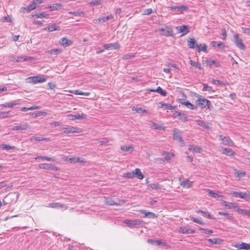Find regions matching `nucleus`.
<instances>
[{"instance_id":"nucleus-1","label":"nucleus","mask_w":250,"mask_h":250,"mask_svg":"<svg viewBox=\"0 0 250 250\" xmlns=\"http://www.w3.org/2000/svg\"><path fill=\"white\" fill-rule=\"evenodd\" d=\"M196 102L201 109L208 108L210 109L212 107L211 102L206 99L200 97L196 100Z\"/></svg>"},{"instance_id":"nucleus-2","label":"nucleus","mask_w":250,"mask_h":250,"mask_svg":"<svg viewBox=\"0 0 250 250\" xmlns=\"http://www.w3.org/2000/svg\"><path fill=\"white\" fill-rule=\"evenodd\" d=\"M230 194L235 197L240 198L243 199L247 201L250 200V191L247 192H237L232 191Z\"/></svg>"},{"instance_id":"nucleus-3","label":"nucleus","mask_w":250,"mask_h":250,"mask_svg":"<svg viewBox=\"0 0 250 250\" xmlns=\"http://www.w3.org/2000/svg\"><path fill=\"white\" fill-rule=\"evenodd\" d=\"M173 139L178 141L180 143L181 146H185V142L182 139V133L180 130L177 128H174L173 130Z\"/></svg>"},{"instance_id":"nucleus-4","label":"nucleus","mask_w":250,"mask_h":250,"mask_svg":"<svg viewBox=\"0 0 250 250\" xmlns=\"http://www.w3.org/2000/svg\"><path fill=\"white\" fill-rule=\"evenodd\" d=\"M181 94L183 99H179V103L183 105H186V106H187V107L190 109L196 110L197 108V106L191 104L189 102L184 101V99L186 98V95L183 92H182Z\"/></svg>"},{"instance_id":"nucleus-5","label":"nucleus","mask_w":250,"mask_h":250,"mask_svg":"<svg viewBox=\"0 0 250 250\" xmlns=\"http://www.w3.org/2000/svg\"><path fill=\"white\" fill-rule=\"evenodd\" d=\"M234 42L236 46L241 49H245L246 48L245 45L243 43L242 40L239 38L238 35L236 34L233 36Z\"/></svg>"},{"instance_id":"nucleus-6","label":"nucleus","mask_w":250,"mask_h":250,"mask_svg":"<svg viewBox=\"0 0 250 250\" xmlns=\"http://www.w3.org/2000/svg\"><path fill=\"white\" fill-rule=\"evenodd\" d=\"M135 175H137V177L141 179V170L139 168H136L135 170L131 172L124 174V177L128 178H133Z\"/></svg>"},{"instance_id":"nucleus-7","label":"nucleus","mask_w":250,"mask_h":250,"mask_svg":"<svg viewBox=\"0 0 250 250\" xmlns=\"http://www.w3.org/2000/svg\"><path fill=\"white\" fill-rule=\"evenodd\" d=\"M26 80L28 83H37L45 82L46 79L40 76H34L27 78Z\"/></svg>"},{"instance_id":"nucleus-8","label":"nucleus","mask_w":250,"mask_h":250,"mask_svg":"<svg viewBox=\"0 0 250 250\" xmlns=\"http://www.w3.org/2000/svg\"><path fill=\"white\" fill-rule=\"evenodd\" d=\"M219 140H221L222 143L226 146H233V143L229 137L224 136L223 137L221 135L218 136Z\"/></svg>"},{"instance_id":"nucleus-9","label":"nucleus","mask_w":250,"mask_h":250,"mask_svg":"<svg viewBox=\"0 0 250 250\" xmlns=\"http://www.w3.org/2000/svg\"><path fill=\"white\" fill-rule=\"evenodd\" d=\"M148 125L152 129L160 130H164L165 129V127L163 124H160L151 121H148Z\"/></svg>"},{"instance_id":"nucleus-10","label":"nucleus","mask_w":250,"mask_h":250,"mask_svg":"<svg viewBox=\"0 0 250 250\" xmlns=\"http://www.w3.org/2000/svg\"><path fill=\"white\" fill-rule=\"evenodd\" d=\"M123 223L125 224L128 227L130 228L135 227L137 225L140 224L141 222L137 220H125Z\"/></svg>"},{"instance_id":"nucleus-11","label":"nucleus","mask_w":250,"mask_h":250,"mask_svg":"<svg viewBox=\"0 0 250 250\" xmlns=\"http://www.w3.org/2000/svg\"><path fill=\"white\" fill-rule=\"evenodd\" d=\"M31 127L28 124L25 123L23 124H20L18 125H14L12 127V129L14 131L17 130H24L28 129H30Z\"/></svg>"},{"instance_id":"nucleus-12","label":"nucleus","mask_w":250,"mask_h":250,"mask_svg":"<svg viewBox=\"0 0 250 250\" xmlns=\"http://www.w3.org/2000/svg\"><path fill=\"white\" fill-rule=\"evenodd\" d=\"M104 47L105 49L110 50L119 49L120 47V45L118 42H116L113 43L104 44Z\"/></svg>"},{"instance_id":"nucleus-13","label":"nucleus","mask_w":250,"mask_h":250,"mask_svg":"<svg viewBox=\"0 0 250 250\" xmlns=\"http://www.w3.org/2000/svg\"><path fill=\"white\" fill-rule=\"evenodd\" d=\"M62 130L65 133H79L81 132L80 129L76 128L73 126H69L67 127H63Z\"/></svg>"},{"instance_id":"nucleus-14","label":"nucleus","mask_w":250,"mask_h":250,"mask_svg":"<svg viewBox=\"0 0 250 250\" xmlns=\"http://www.w3.org/2000/svg\"><path fill=\"white\" fill-rule=\"evenodd\" d=\"M47 207L51 208H62V210H66L67 208V207L65 205L59 203H49Z\"/></svg>"},{"instance_id":"nucleus-15","label":"nucleus","mask_w":250,"mask_h":250,"mask_svg":"<svg viewBox=\"0 0 250 250\" xmlns=\"http://www.w3.org/2000/svg\"><path fill=\"white\" fill-rule=\"evenodd\" d=\"M168 8L174 11L183 12V11L187 10L188 9V7L186 6L181 5L178 6H170L168 7Z\"/></svg>"},{"instance_id":"nucleus-16","label":"nucleus","mask_w":250,"mask_h":250,"mask_svg":"<svg viewBox=\"0 0 250 250\" xmlns=\"http://www.w3.org/2000/svg\"><path fill=\"white\" fill-rule=\"evenodd\" d=\"M5 197L6 199L7 200V201L11 203L14 201H17L18 198V195L15 192H12L9 193L7 195L5 196Z\"/></svg>"},{"instance_id":"nucleus-17","label":"nucleus","mask_w":250,"mask_h":250,"mask_svg":"<svg viewBox=\"0 0 250 250\" xmlns=\"http://www.w3.org/2000/svg\"><path fill=\"white\" fill-rule=\"evenodd\" d=\"M176 28L179 33H182L183 36L189 32L188 28L186 25H183L181 26H177Z\"/></svg>"},{"instance_id":"nucleus-18","label":"nucleus","mask_w":250,"mask_h":250,"mask_svg":"<svg viewBox=\"0 0 250 250\" xmlns=\"http://www.w3.org/2000/svg\"><path fill=\"white\" fill-rule=\"evenodd\" d=\"M142 214H143L142 215V217H147L148 218H156L157 217V216L154 213L150 211H146L144 210H142Z\"/></svg>"},{"instance_id":"nucleus-19","label":"nucleus","mask_w":250,"mask_h":250,"mask_svg":"<svg viewBox=\"0 0 250 250\" xmlns=\"http://www.w3.org/2000/svg\"><path fill=\"white\" fill-rule=\"evenodd\" d=\"M153 190H162L165 189L163 185H160L158 183H153L148 185V188L149 189L150 188Z\"/></svg>"},{"instance_id":"nucleus-20","label":"nucleus","mask_w":250,"mask_h":250,"mask_svg":"<svg viewBox=\"0 0 250 250\" xmlns=\"http://www.w3.org/2000/svg\"><path fill=\"white\" fill-rule=\"evenodd\" d=\"M188 46L192 49L196 48L197 49L198 45L197 43L195 40L193 38H189L188 40Z\"/></svg>"},{"instance_id":"nucleus-21","label":"nucleus","mask_w":250,"mask_h":250,"mask_svg":"<svg viewBox=\"0 0 250 250\" xmlns=\"http://www.w3.org/2000/svg\"><path fill=\"white\" fill-rule=\"evenodd\" d=\"M60 43L65 46H68L72 44L73 42L71 40H68L66 38H62L59 42Z\"/></svg>"},{"instance_id":"nucleus-22","label":"nucleus","mask_w":250,"mask_h":250,"mask_svg":"<svg viewBox=\"0 0 250 250\" xmlns=\"http://www.w3.org/2000/svg\"><path fill=\"white\" fill-rule=\"evenodd\" d=\"M179 232L183 234H193L195 233V231L193 229L186 227H180Z\"/></svg>"},{"instance_id":"nucleus-23","label":"nucleus","mask_w":250,"mask_h":250,"mask_svg":"<svg viewBox=\"0 0 250 250\" xmlns=\"http://www.w3.org/2000/svg\"><path fill=\"white\" fill-rule=\"evenodd\" d=\"M207 191L208 192V195L210 197H213L215 198H223V196L222 195L219 194H218V193L216 192L215 191H214L213 190L208 189H207Z\"/></svg>"},{"instance_id":"nucleus-24","label":"nucleus","mask_w":250,"mask_h":250,"mask_svg":"<svg viewBox=\"0 0 250 250\" xmlns=\"http://www.w3.org/2000/svg\"><path fill=\"white\" fill-rule=\"evenodd\" d=\"M159 30L162 35L169 36L172 35V31L170 29L161 28L159 29Z\"/></svg>"},{"instance_id":"nucleus-25","label":"nucleus","mask_w":250,"mask_h":250,"mask_svg":"<svg viewBox=\"0 0 250 250\" xmlns=\"http://www.w3.org/2000/svg\"><path fill=\"white\" fill-rule=\"evenodd\" d=\"M70 118H71V120H75V119H84L86 118V115L84 114L83 113H82L81 114H77L75 115L72 114H69L68 116Z\"/></svg>"},{"instance_id":"nucleus-26","label":"nucleus","mask_w":250,"mask_h":250,"mask_svg":"<svg viewBox=\"0 0 250 250\" xmlns=\"http://www.w3.org/2000/svg\"><path fill=\"white\" fill-rule=\"evenodd\" d=\"M237 211L239 214L247 216L249 218H250V210H247V209H243L242 208H238Z\"/></svg>"},{"instance_id":"nucleus-27","label":"nucleus","mask_w":250,"mask_h":250,"mask_svg":"<svg viewBox=\"0 0 250 250\" xmlns=\"http://www.w3.org/2000/svg\"><path fill=\"white\" fill-rule=\"evenodd\" d=\"M222 153L229 156H232L234 155V151L229 148H225L222 149Z\"/></svg>"},{"instance_id":"nucleus-28","label":"nucleus","mask_w":250,"mask_h":250,"mask_svg":"<svg viewBox=\"0 0 250 250\" xmlns=\"http://www.w3.org/2000/svg\"><path fill=\"white\" fill-rule=\"evenodd\" d=\"M222 204L226 208L231 209L237 208V206L233 203L227 202L226 201H223Z\"/></svg>"},{"instance_id":"nucleus-29","label":"nucleus","mask_w":250,"mask_h":250,"mask_svg":"<svg viewBox=\"0 0 250 250\" xmlns=\"http://www.w3.org/2000/svg\"><path fill=\"white\" fill-rule=\"evenodd\" d=\"M104 203L108 205L109 206H112V205H116V206H120L121 205L120 203H116L114 202L112 199H111L110 198H107L104 199Z\"/></svg>"},{"instance_id":"nucleus-30","label":"nucleus","mask_w":250,"mask_h":250,"mask_svg":"<svg viewBox=\"0 0 250 250\" xmlns=\"http://www.w3.org/2000/svg\"><path fill=\"white\" fill-rule=\"evenodd\" d=\"M210 44L213 47H218L220 48H224L225 47L224 43L222 42H217L215 41H212L210 42Z\"/></svg>"},{"instance_id":"nucleus-31","label":"nucleus","mask_w":250,"mask_h":250,"mask_svg":"<svg viewBox=\"0 0 250 250\" xmlns=\"http://www.w3.org/2000/svg\"><path fill=\"white\" fill-rule=\"evenodd\" d=\"M150 91L152 92H156L164 96H166L167 95V92L163 90L160 86H158L156 89H150Z\"/></svg>"},{"instance_id":"nucleus-32","label":"nucleus","mask_w":250,"mask_h":250,"mask_svg":"<svg viewBox=\"0 0 250 250\" xmlns=\"http://www.w3.org/2000/svg\"><path fill=\"white\" fill-rule=\"evenodd\" d=\"M189 150L193 153H201V149L197 146H190Z\"/></svg>"},{"instance_id":"nucleus-33","label":"nucleus","mask_w":250,"mask_h":250,"mask_svg":"<svg viewBox=\"0 0 250 250\" xmlns=\"http://www.w3.org/2000/svg\"><path fill=\"white\" fill-rule=\"evenodd\" d=\"M181 186L185 188H188L190 187L192 185V182L189 181L188 179H186L185 181H181L180 182Z\"/></svg>"},{"instance_id":"nucleus-34","label":"nucleus","mask_w":250,"mask_h":250,"mask_svg":"<svg viewBox=\"0 0 250 250\" xmlns=\"http://www.w3.org/2000/svg\"><path fill=\"white\" fill-rule=\"evenodd\" d=\"M236 248H239L240 250H249L250 249V244H247L242 242L240 244L236 246Z\"/></svg>"},{"instance_id":"nucleus-35","label":"nucleus","mask_w":250,"mask_h":250,"mask_svg":"<svg viewBox=\"0 0 250 250\" xmlns=\"http://www.w3.org/2000/svg\"><path fill=\"white\" fill-rule=\"evenodd\" d=\"M113 18L112 15H108L106 17H102L96 20V21H98L99 23H103L106 21L112 19Z\"/></svg>"},{"instance_id":"nucleus-36","label":"nucleus","mask_w":250,"mask_h":250,"mask_svg":"<svg viewBox=\"0 0 250 250\" xmlns=\"http://www.w3.org/2000/svg\"><path fill=\"white\" fill-rule=\"evenodd\" d=\"M35 8H36L35 5H34L32 3V4H30L29 5H28L27 7H22L21 9V11L22 12H24L25 11H26V12H30V11H32V10H34Z\"/></svg>"},{"instance_id":"nucleus-37","label":"nucleus","mask_w":250,"mask_h":250,"mask_svg":"<svg viewBox=\"0 0 250 250\" xmlns=\"http://www.w3.org/2000/svg\"><path fill=\"white\" fill-rule=\"evenodd\" d=\"M62 50L58 48H55L51 50H47L46 53L53 55H57L61 52Z\"/></svg>"},{"instance_id":"nucleus-38","label":"nucleus","mask_w":250,"mask_h":250,"mask_svg":"<svg viewBox=\"0 0 250 250\" xmlns=\"http://www.w3.org/2000/svg\"><path fill=\"white\" fill-rule=\"evenodd\" d=\"M158 104L160 105V107L164 108L165 109L171 110L173 109V106L170 104H167L163 103L162 102H160L158 103Z\"/></svg>"},{"instance_id":"nucleus-39","label":"nucleus","mask_w":250,"mask_h":250,"mask_svg":"<svg viewBox=\"0 0 250 250\" xmlns=\"http://www.w3.org/2000/svg\"><path fill=\"white\" fill-rule=\"evenodd\" d=\"M197 213H201L202 215L204 217H206L207 218H209V219L212 218V216L210 215V213L208 211H204L203 210L199 209L197 211Z\"/></svg>"},{"instance_id":"nucleus-40","label":"nucleus","mask_w":250,"mask_h":250,"mask_svg":"<svg viewBox=\"0 0 250 250\" xmlns=\"http://www.w3.org/2000/svg\"><path fill=\"white\" fill-rule=\"evenodd\" d=\"M198 125L204 127L205 128H208L209 127L208 124L202 120H197L196 121Z\"/></svg>"},{"instance_id":"nucleus-41","label":"nucleus","mask_w":250,"mask_h":250,"mask_svg":"<svg viewBox=\"0 0 250 250\" xmlns=\"http://www.w3.org/2000/svg\"><path fill=\"white\" fill-rule=\"evenodd\" d=\"M197 51L198 52H200L201 51H203L205 52H207V46L206 44H200L199 45H198V46L197 48Z\"/></svg>"},{"instance_id":"nucleus-42","label":"nucleus","mask_w":250,"mask_h":250,"mask_svg":"<svg viewBox=\"0 0 250 250\" xmlns=\"http://www.w3.org/2000/svg\"><path fill=\"white\" fill-rule=\"evenodd\" d=\"M167 68H163V71L165 72L166 73L169 74L170 73V68L171 67H176V65L174 64H172L168 63L167 65Z\"/></svg>"},{"instance_id":"nucleus-43","label":"nucleus","mask_w":250,"mask_h":250,"mask_svg":"<svg viewBox=\"0 0 250 250\" xmlns=\"http://www.w3.org/2000/svg\"><path fill=\"white\" fill-rule=\"evenodd\" d=\"M46 30L49 32H52L53 31L58 30L59 29V27H57L56 24H52L51 25L48 26L46 28Z\"/></svg>"},{"instance_id":"nucleus-44","label":"nucleus","mask_w":250,"mask_h":250,"mask_svg":"<svg viewBox=\"0 0 250 250\" xmlns=\"http://www.w3.org/2000/svg\"><path fill=\"white\" fill-rule=\"evenodd\" d=\"M190 64L191 66L197 68L199 69H202L201 64L197 62L190 61Z\"/></svg>"},{"instance_id":"nucleus-45","label":"nucleus","mask_w":250,"mask_h":250,"mask_svg":"<svg viewBox=\"0 0 250 250\" xmlns=\"http://www.w3.org/2000/svg\"><path fill=\"white\" fill-rule=\"evenodd\" d=\"M31 60V57H24L22 56L18 57L16 59V62H24V61H27Z\"/></svg>"},{"instance_id":"nucleus-46","label":"nucleus","mask_w":250,"mask_h":250,"mask_svg":"<svg viewBox=\"0 0 250 250\" xmlns=\"http://www.w3.org/2000/svg\"><path fill=\"white\" fill-rule=\"evenodd\" d=\"M218 214L225 216L229 220H231L233 218L232 216L227 212L219 211Z\"/></svg>"},{"instance_id":"nucleus-47","label":"nucleus","mask_w":250,"mask_h":250,"mask_svg":"<svg viewBox=\"0 0 250 250\" xmlns=\"http://www.w3.org/2000/svg\"><path fill=\"white\" fill-rule=\"evenodd\" d=\"M69 14H73L76 17H82L83 16L84 13L83 11H76L74 12H69Z\"/></svg>"},{"instance_id":"nucleus-48","label":"nucleus","mask_w":250,"mask_h":250,"mask_svg":"<svg viewBox=\"0 0 250 250\" xmlns=\"http://www.w3.org/2000/svg\"><path fill=\"white\" fill-rule=\"evenodd\" d=\"M208 65L210 67H211L213 65H214L215 66V67H219L220 66V64L219 62L214 60H210L209 63H208Z\"/></svg>"},{"instance_id":"nucleus-49","label":"nucleus","mask_w":250,"mask_h":250,"mask_svg":"<svg viewBox=\"0 0 250 250\" xmlns=\"http://www.w3.org/2000/svg\"><path fill=\"white\" fill-rule=\"evenodd\" d=\"M61 4L60 3H55L49 6L51 10H58L61 7Z\"/></svg>"},{"instance_id":"nucleus-50","label":"nucleus","mask_w":250,"mask_h":250,"mask_svg":"<svg viewBox=\"0 0 250 250\" xmlns=\"http://www.w3.org/2000/svg\"><path fill=\"white\" fill-rule=\"evenodd\" d=\"M234 171L235 174L239 178H242L246 175V172L245 171H239L236 169H235Z\"/></svg>"},{"instance_id":"nucleus-51","label":"nucleus","mask_w":250,"mask_h":250,"mask_svg":"<svg viewBox=\"0 0 250 250\" xmlns=\"http://www.w3.org/2000/svg\"><path fill=\"white\" fill-rule=\"evenodd\" d=\"M121 150L125 151H131L133 149L131 146H121Z\"/></svg>"},{"instance_id":"nucleus-52","label":"nucleus","mask_w":250,"mask_h":250,"mask_svg":"<svg viewBox=\"0 0 250 250\" xmlns=\"http://www.w3.org/2000/svg\"><path fill=\"white\" fill-rule=\"evenodd\" d=\"M48 16L45 12H42L40 13H37L35 15L37 18H45Z\"/></svg>"},{"instance_id":"nucleus-53","label":"nucleus","mask_w":250,"mask_h":250,"mask_svg":"<svg viewBox=\"0 0 250 250\" xmlns=\"http://www.w3.org/2000/svg\"><path fill=\"white\" fill-rule=\"evenodd\" d=\"M39 167L41 169H49L50 164H41L39 166Z\"/></svg>"},{"instance_id":"nucleus-54","label":"nucleus","mask_w":250,"mask_h":250,"mask_svg":"<svg viewBox=\"0 0 250 250\" xmlns=\"http://www.w3.org/2000/svg\"><path fill=\"white\" fill-rule=\"evenodd\" d=\"M12 186H13L12 184L6 185L5 182H0V189L2 188L5 187H6V189L10 188L12 187Z\"/></svg>"},{"instance_id":"nucleus-55","label":"nucleus","mask_w":250,"mask_h":250,"mask_svg":"<svg viewBox=\"0 0 250 250\" xmlns=\"http://www.w3.org/2000/svg\"><path fill=\"white\" fill-rule=\"evenodd\" d=\"M101 0H94L89 2V4L91 6L99 5L101 3Z\"/></svg>"},{"instance_id":"nucleus-56","label":"nucleus","mask_w":250,"mask_h":250,"mask_svg":"<svg viewBox=\"0 0 250 250\" xmlns=\"http://www.w3.org/2000/svg\"><path fill=\"white\" fill-rule=\"evenodd\" d=\"M203 91H214V90L212 89V87L208 86L206 84H203Z\"/></svg>"},{"instance_id":"nucleus-57","label":"nucleus","mask_w":250,"mask_h":250,"mask_svg":"<svg viewBox=\"0 0 250 250\" xmlns=\"http://www.w3.org/2000/svg\"><path fill=\"white\" fill-rule=\"evenodd\" d=\"M0 147L3 149L10 150L15 148V146H10L8 145H1Z\"/></svg>"},{"instance_id":"nucleus-58","label":"nucleus","mask_w":250,"mask_h":250,"mask_svg":"<svg viewBox=\"0 0 250 250\" xmlns=\"http://www.w3.org/2000/svg\"><path fill=\"white\" fill-rule=\"evenodd\" d=\"M75 94L76 95H82L84 96H89L90 95L89 92H83L81 90H77L75 91Z\"/></svg>"},{"instance_id":"nucleus-59","label":"nucleus","mask_w":250,"mask_h":250,"mask_svg":"<svg viewBox=\"0 0 250 250\" xmlns=\"http://www.w3.org/2000/svg\"><path fill=\"white\" fill-rule=\"evenodd\" d=\"M178 115L179 116H180V119L183 121L186 122L188 121V116L186 114H182L179 113Z\"/></svg>"},{"instance_id":"nucleus-60","label":"nucleus","mask_w":250,"mask_h":250,"mask_svg":"<svg viewBox=\"0 0 250 250\" xmlns=\"http://www.w3.org/2000/svg\"><path fill=\"white\" fill-rule=\"evenodd\" d=\"M134 57V55H133L132 54H125V55H124L122 58L123 60H128V59H131L132 58H133Z\"/></svg>"},{"instance_id":"nucleus-61","label":"nucleus","mask_w":250,"mask_h":250,"mask_svg":"<svg viewBox=\"0 0 250 250\" xmlns=\"http://www.w3.org/2000/svg\"><path fill=\"white\" fill-rule=\"evenodd\" d=\"M174 154L171 153L167 152L165 156V159L166 160L168 161L172 157H173Z\"/></svg>"},{"instance_id":"nucleus-62","label":"nucleus","mask_w":250,"mask_h":250,"mask_svg":"<svg viewBox=\"0 0 250 250\" xmlns=\"http://www.w3.org/2000/svg\"><path fill=\"white\" fill-rule=\"evenodd\" d=\"M9 111L8 112H0V118H5L9 116Z\"/></svg>"},{"instance_id":"nucleus-63","label":"nucleus","mask_w":250,"mask_h":250,"mask_svg":"<svg viewBox=\"0 0 250 250\" xmlns=\"http://www.w3.org/2000/svg\"><path fill=\"white\" fill-rule=\"evenodd\" d=\"M152 12V10L151 8H148L146 9H144L143 10V15H148L151 14Z\"/></svg>"},{"instance_id":"nucleus-64","label":"nucleus","mask_w":250,"mask_h":250,"mask_svg":"<svg viewBox=\"0 0 250 250\" xmlns=\"http://www.w3.org/2000/svg\"><path fill=\"white\" fill-rule=\"evenodd\" d=\"M200 230H202L203 231V232L205 233V234H211L213 232V231L211 230V229H202V228H200L199 229Z\"/></svg>"}]
</instances>
